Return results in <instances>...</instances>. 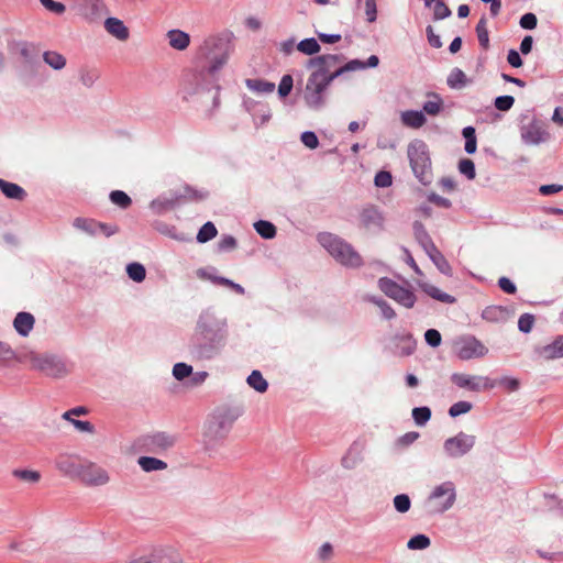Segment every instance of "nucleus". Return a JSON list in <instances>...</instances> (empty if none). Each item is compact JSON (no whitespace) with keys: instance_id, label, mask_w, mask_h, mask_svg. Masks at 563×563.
Wrapping results in <instances>:
<instances>
[{"instance_id":"e2e57ef3","label":"nucleus","mask_w":563,"mask_h":563,"mask_svg":"<svg viewBox=\"0 0 563 563\" xmlns=\"http://www.w3.org/2000/svg\"><path fill=\"white\" fill-rule=\"evenodd\" d=\"M13 358H15V352L8 343L0 342V364L7 365Z\"/></svg>"},{"instance_id":"603ef678","label":"nucleus","mask_w":563,"mask_h":563,"mask_svg":"<svg viewBox=\"0 0 563 563\" xmlns=\"http://www.w3.org/2000/svg\"><path fill=\"white\" fill-rule=\"evenodd\" d=\"M294 87V78L291 75L286 74L282 77L280 82L278 85V96L284 99L291 92Z\"/></svg>"},{"instance_id":"69168bd1","label":"nucleus","mask_w":563,"mask_h":563,"mask_svg":"<svg viewBox=\"0 0 563 563\" xmlns=\"http://www.w3.org/2000/svg\"><path fill=\"white\" fill-rule=\"evenodd\" d=\"M515 103V99L512 96H499L495 99V108L499 111H508Z\"/></svg>"},{"instance_id":"c03bdc74","label":"nucleus","mask_w":563,"mask_h":563,"mask_svg":"<svg viewBox=\"0 0 563 563\" xmlns=\"http://www.w3.org/2000/svg\"><path fill=\"white\" fill-rule=\"evenodd\" d=\"M254 229L264 239H273L276 235V228L269 221L258 220L254 223Z\"/></svg>"},{"instance_id":"72a5a7b5","label":"nucleus","mask_w":563,"mask_h":563,"mask_svg":"<svg viewBox=\"0 0 563 563\" xmlns=\"http://www.w3.org/2000/svg\"><path fill=\"white\" fill-rule=\"evenodd\" d=\"M426 254L442 274L452 276V267L438 247H434Z\"/></svg>"},{"instance_id":"1a4fd4ad","label":"nucleus","mask_w":563,"mask_h":563,"mask_svg":"<svg viewBox=\"0 0 563 563\" xmlns=\"http://www.w3.org/2000/svg\"><path fill=\"white\" fill-rule=\"evenodd\" d=\"M476 444V437L460 431L443 442V452L448 459L457 460L472 452Z\"/></svg>"},{"instance_id":"f3484780","label":"nucleus","mask_w":563,"mask_h":563,"mask_svg":"<svg viewBox=\"0 0 563 563\" xmlns=\"http://www.w3.org/2000/svg\"><path fill=\"white\" fill-rule=\"evenodd\" d=\"M343 60L344 56L341 54H324L310 58L307 63V67L313 68L311 74L321 78L341 65Z\"/></svg>"},{"instance_id":"f704fd0d","label":"nucleus","mask_w":563,"mask_h":563,"mask_svg":"<svg viewBox=\"0 0 563 563\" xmlns=\"http://www.w3.org/2000/svg\"><path fill=\"white\" fill-rule=\"evenodd\" d=\"M139 466L146 473L164 471L167 468V463L163 460L153 456H141L137 460Z\"/></svg>"},{"instance_id":"a19ab883","label":"nucleus","mask_w":563,"mask_h":563,"mask_svg":"<svg viewBox=\"0 0 563 563\" xmlns=\"http://www.w3.org/2000/svg\"><path fill=\"white\" fill-rule=\"evenodd\" d=\"M366 299L376 305L380 309L382 316L385 319L391 320L396 317L395 310L386 300L375 296H368Z\"/></svg>"},{"instance_id":"0e129e2a","label":"nucleus","mask_w":563,"mask_h":563,"mask_svg":"<svg viewBox=\"0 0 563 563\" xmlns=\"http://www.w3.org/2000/svg\"><path fill=\"white\" fill-rule=\"evenodd\" d=\"M13 475L30 483H36L41 477L38 472L30 470H15L13 471Z\"/></svg>"},{"instance_id":"864d4df0","label":"nucleus","mask_w":563,"mask_h":563,"mask_svg":"<svg viewBox=\"0 0 563 563\" xmlns=\"http://www.w3.org/2000/svg\"><path fill=\"white\" fill-rule=\"evenodd\" d=\"M473 408V405L468 401L461 400L453 404L449 409V415L452 418L459 417L461 415L467 413Z\"/></svg>"},{"instance_id":"423d86ee","label":"nucleus","mask_w":563,"mask_h":563,"mask_svg":"<svg viewBox=\"0 0 563 563\" xmlns=\"http://www.w3.org/2000/svg\"><path fill=\"white\" fill-rule=\"evenodd\" d=\"M456 497L455 484L452 481H445L433 487L427 503L433 514H444L454 506Z\"/></svg>"},{"instance_id":"3c124183","label":"nucleus","mask_w":563,"mask_h":563,"mask_svg":"<svg viewBox=\"0 0 563 563\" xmlns=\"http://www.w3.org/2000/svg\"><path fill=\"white\" fill-rule=\"evenodd\" d=\"M412 418L418 426H424L431 418L429 407H416L412 409Z\"/></svg>"},{"instance_id":"473e14b6","label":"nucleus","mask_w":563,"mask_h":563,"mask_svg":"<svg viewBox=\"0 0 563 563\" xmlns=\"http://www.w3.org/2000/svg\"><path fill=\"white\" fill-rule=\"evenodd\" d=\"M179 198L180 197H178V196H173V197L161 196V197L154 199L151 202L150 207L153 210V212H155L157 214H162L165 211L173 209L177 205Z\"/></svg>"},{"instance_id":"5701e85b","label":"nucleus","mask_w":563,"mask_h":563,"mask_svg":"<svg viewBox=\"0 0 563 563\" xmlns=\"http://www.w3.org/2000/svg\"><path fill=\"white\" fill-rule=\"evenodd\" d=\"M534 352L545 361L563 357V335H558L551 343L538 346Z\"/></svg>"},{"instance_id":"6e6552de","label":"nucleus","mask_w":563,"mask_h":563,"mask_svg":"<svg viewBox=\"0 0 563 563\" xmlns=\"http://www.w3.org/2000/svg\"><path fill=\"white\" fill-rule=\"evenodd\" d=\"M329 86L320 77L310 74L302 91L305 104L313 111L327 106Z\"/></svg>"},{"instance_id":"bf43d9fd","label":"nucleus","mask_w":563,"mask_h":563,"mask_svg":"<svg viewBox=\"0 0 563 563\" xmlns=\"http://www.w3.org/2000/svg\"><path fill=\"white\" fill-rule=\"evenodd\" d=\"M411 501L408 495L399 494L394 497V507L398 512L405 514L410 509Z\"/></svg>"},{"instance_id":"49530a36","label":"nucleus","mask_w":563,"mask_h":563,"mask_svg":"<svg viewBox=\"0 0 563 563\" xmlns=\"http://www.w3.org/2000/svg\"><path fill=\"white\" fill-rule=\"evenodd\" d=\"M218 231L216 225L208 221L206 222L199 230L197 234V241L199 243H206L210 240H212L217 235Z\"/></svg>"},{"instance_id":"5fc2aeb1","label":"nucleus","mask_w":563,"mask_h":563,"mask_svg":"<svg viewBox=\"0 0 563 563\" xmlns=\"http://www.w3.org/2000/svg\"><path fill=\"white\" fill-rule=\"evenodd\" d=\"M459 172L467 179H474L476 176L475 165L470 158H463L459 162Z\"/></svg>"},{"instance_id":"393cba45","label":"nucleus","mask_w":563,"mask_h":563,"mask_svg":"<svg viewBox=\"0 0 563 563\" xmlns=\"http://www.w3.org/2000/svg\"><path fill=\"white\" fill-rule=\"evenodd\" d=\"M416 241L423 249L426 253L432 251L435 246L430 234L420 221H415L412 224Z\"/></svg>"},{"instance_id":"bb28decb","label":"nucleus","mask_w":563,"mask_h":563,"mask_svg":"<svg viewBox=\"0 0 563 563\" xmlns=\"http://www.w3.org/2000/svg\"><path fill=\"white\" fill-rule=\"evenodd\" d=\"M170 47L177 51L186 49L190 44V36L181 30H170L166 34Z\"/></svg>"},{"instance_id":"de8ad7c7","label":"nucleus","mask_w":563,"mask_h":563,"mask_svg":"<svg viewBox=\"0 0 563 563\" xmlns=\"http://www.w3.org/2000/svg\"><path fill=\"white\" fill-rule=\"evenodd\" d=\"M476 34H477L479 45L484 49L488 48L489 35H488V30H487V21L484 16L478 21V23L476 25Z\"/></svg>"},{"instance_id":"c85d7f7f","label":"nucleus","mask_w":563,"mask_h":563,"mask_svg":"<svg viewBox=\"0 0 563 563\" xmlns=\"http://www.w3.org/2000/svg\"><path fill=\"white\" fill-rule=\"evenodd\" d=\"M245 86L257 95L272 93L276 88L274 82L261 78H247L245 79Z\"/></svg>"},{"instance_id":"79ce46f5","label":"nucleus","mask_w":563,"mask_h":563,"mask_svg":"<svg viewBox=\"0 0 563 563\" xmlns=\"http://www.w3.org/2000/svg\"><path fill=\"white\" fill-rule=\"evenodd\" d=\"M247 384L258 393H264L268 388V384L260 371H253L249 375Z\"/></svg>"},{"instance_id":"c756f323","label":"nucleus","mask_w":563,"mask_h":563,"mask_svg":"<svg viewBox=\"0 0 563 563\" xmlns=\"http://www.w3.org/2000/svg\"><path fill=\"white\" fill-rule=\"evenodd\" d=\"M98 225L99 221L90 218L77 217L73 220V227L89 236L98 234Z\"/></svg>"},{"instance_id":"412c9836","label":"nucleus","mask_w":563,"mask_h":563,"mask_svg":"<svg viewBox=\"0 0 563 563\" xmlns=\"http://www.w3.org/2000/svg\"><path fill=\"white\" fill-rule=\"evenodd\" d=\"M365 442L354 441L341 459V465L345 470L356 468L364 460Z\"/></svg>"},{"instance_id":"9b49d317","label":"nucleus","mask_w":563,"mask_h":563,"mask_svg":"<svg viewBox=\"0 0 563 563\" xmlns=\"http://www.w3.org/2000/svg\"><path fill=\"white\" fill-rule=\"evenodd\" d=\"M227 338H192L191 354L198 360H212L220 355Z\"/></svg>"},{"instance_id":"0eeeda50","label":"nucleus","mask_w":563,"mask_h":563,"mask_svg":"<svg viewBox=\"0 0 563 563\" xmlns=\"http://www.w3.org/2000/svg\"><path fill=\"white\" fill-rule=\"evenodd\" d=\"M227 320L219 318L210 310H203L197 321L192 338H228Z\"/></svg>"},{"instance_id":"680f3d73","label":"nucleus","mask_w":563,"mask_h":563,"mask_svg":"<svg viewBox=\"0 0 563 563\" xmlns=\"http://www.w3.org/2000/svg\"><path fill=\"white\" fill-rule=\"evenodd\" d=\"M300 141L309 150H314L319 146V139L312 131H305L300 135Z\"/></svg>"},{"instance_id":"a211bd4d","label":"nucleus","mask_w":563,"mask_h":563,"mask_svg":"<svg viewBox=\"0 0 563 563\" xmlns=\"http://www.w3.org/2000/svg\"><path fill=\"white\" fill-rule=\"evenodd\" d=\"M78 478L88 486H102L110 479L104 468L89 461L82 462Z\"/></svg>"},{"instance_id":"9d476101","label":"nucleus","mask_w":563,"mask_h":563,"mask_svg":"<svg viewBox=\"0 0 563 563\" xmlns=\"http://www.w3.org/2000/svg\"><path fill=\"white\" fill-rule=\"evenodd\" d=\"M134 561L135 563H183L184 559L174 545L159 544L152 547Z\"/></svg>"},{"instance_id":"4d7b16f0","label":"nucleus","mask_w":563,"mask_h":563,"mask_svg":"<svg viewBox=\"0 0 563 563\" xmlns=\"http://www.w3.org/2000/svg\"><path fill=\"white\" fill-rule=\"evenodd\" d=\"M192 374V366L186 363H177L173 367V375L177 380H183Z\"/></svg>"},{"instance_id":"338daca9","label":"nucleus","mask_w":563,"mask_h":563,"mask_svg":"<svg viewBox=\"0 0 563 563\" xmlns=\"http://www.w3.org/2000/svg\"><path fill=\"white\" fill-rule=\"evenodd\" d=\"M495 382L496 385L503 386L509 391H516L520 387V382L515 377L504 376Z\"/></svg>"},{"instance_id":"aec40b11","label":"nucleus","mask_w":563,"mask_h":563,"mask_svg":"<svg viewBox=\"0 0 563 563\" xmlns=\"http://www.w3.org/2000/svg\"><path fill=\"white\" fill-rule=\"evenodd\" d=\"M360 221L366 230L378 232L384 229L385 217L376 206L368 205L361 211Z\"/></svg>"},{"instance_id":"774afa93","label":"nucleus","mask_w":563,"mask_h":563,"mask_svg":"<svg viewBox=\"0 0 563 563\" xmlns=\"http://www.w3.org/2000/svg\"><path fill=\"white\" fill-rule=\"evenodd\" d=\"M374 183L380 188L389 187L393 183L391 174L386 170H380L375 175Z\"/></svg>"},{"instance_id":"4468645a","label":"nucleus","mask_w":563,"mask_h":563,"mask_svg":"<svg viewBox=\"0 0 563 563\" xmlns=\"http://www.w3.org/2000/svg\"><path fill=\"white\" fill-rule=\"evenodd\" d=\"M451 382L459 388L467 389L474 393L493 389L496 386V382L487 376L468 375L462 373H453L451 375Z\"/></svg>"},{"instance_id":"4be33fe9","label":"nucleus","mask_w":563,"mask_h":563,"mask_svg":"<svg viewBox=\"0 0 563 563\" xmlns=\"http://www.w3.org/2000/svg\"><path fill=\"white\" fill-rule=\"evenodd\" d=\"M82 462L84 461L77 455L63 454L56 459L55 464L57 470L64 475L78 478Z\"/></svg>"},{"instance_id":"f03ea898","label":"nucleus","mask_w":563,"mask_h":563,"mask_svg":"<svg viewBox=\"0 0 563 563\" xmlns=\"http://www.w3.org/2000/svg\"><path fill=\"white\" fill-rule=\"evenodd\" d=\"M239 407L217 408L208 418L203 431V444L207 450H212L222 442L231 432L234 422L241 417Z\"/></svg>"},{"instance_id":"ea45409f","label":"nucleus","mask_w":563,"mask_h":563,"mask_svg":"<svg viewBox=\"0 0 563 563\" xmlns=\"http://www.w3.org/2000/svg\"><path fill=\"white\" fill-rule=\"evenodd\" d=\"M446 84L452 89H461L466 84V75L460 68H454L448 76Z\"/></svg>"},{"instance_id":"c9c22d12","label":"nucleus","mask_w":563,"mask_h":563,"mask_svg":"<svg viewBox=\"0 0 563 563\" xmlns=\"http://www.w3.org/2000/svg\"><path fill=\"white\" fill-rule=\"evenodd\" d=\"M421 289L431 298L444 302V303H454L456 298L442 291L440 288L431 285V284H422Z\"/></svg>"},{"instance_id":"e433bc0d","label":"nucleus","mask_w":563,"mask_h":563,"mask_svg":"<svg viewBox=\"0 0 563 563\" xmlns=\"http://www.w3.org/2000/svg\"><path fill=\"white\" fill-rule=\"evenodd\" d=\"M482 318L488 322H501L506 319V308L488 306L482 311Z\"/></svg>"},{"instance_id":"09e8293b","label":"nucleus","mask_w":563,"mask_h":563,"mask_svg":"<svg viewBox=\"0 0 563 563\" xmlns=\"http://www.w3.org/2000/svg\"><path fill=\"white\" fill-rule=\"evenodd\" d=\"M431 544L430 538L426 534H416L409 539L407 542V548L409 550H424L429 548Z\"/></svg>"},{"instance_id":"dca6fc26","label":"nucleus","mask_w":563,"mask_h":563,"mask_svg":"<svg viewBox=\"0 0 563 563\" xmlns=\"http://www.w3.org/2000/svg\"><path fill=\"white\" fill-rule=\"evenodd\" d=\"M74 9L88 22H96L108 12L103 0H74Z\"/></svg>"},{"instance_id":"6e6d98bb","label":"nucleus","mask_w":563,"mask_h":563,"mask_svg":"<svg viewBox=\"0 0 563 563\" xmlns=\"http://www.w3.org/2000/svg\"><path fill=\"white\" fill-rule=\"evenodd\" d=\"M452 12L444 1L434 2L433 7V20L439 21L451 16Z\"/></svg>"},{"instance_id":"052dcab7","label":"nucleus","mask_w":563,"mask_h":563,"mask_svg":"<svg viewBox=\"0 0 563 563\" xmlns=\"http://www.w3.org/2000/svg\"><path fill=\"white\" fill-rule=\"evenodd\" d=\"M435 100H429L423 103V111L430 115H437L442 109V100L438 95H433Z\"/></svg>"},{"instance_id":"2f4dec72","label":"nucleus","mask_w":563,"mask_h":563,"mask_svg":"<svg viewBox=\"0 0 563 563\" xmlns=\"http://www.w3.org/2000/svg\"><path fill=\"white\" fill-rule=\"evenodd\" d=\"M0 189L3 195L10 199L22 201L26 197V192L21 186L2 178H0Z\"/></svg>"},{"instance_id":"7c9ffc66","label":"nucleus","mask_w":563,"mask_h":563,"mask_svg":"<svg viewBox=\"0 0 563 563\" xmlns=\"http://www.w3.org/2000/svg\"><path fill=\"white\" fill-rule=\"evenodd\" d=\"M401 122L408 128L419 129L426 124L427 118L422 111L407 110L401 113Z\"/></svg>"},{"instance_id":"a878e982","label":"nucleus","mask_w":563,"mask_h":563,"mask_svg":"<svg viewBox=\"0 0 563 563\" xmlns=\"http://www.w3.org/2000/svg\"><path fill=\"white\" fill-rule=\"evenodd\" d=\"M396 351L395 353L400 356H409L416 350V341L411 334H400L395 336Z\"/></svg>"},{"instance_id":"37998d69","label":"nucleus","mask_w":563,"mask_h":563,"mask_svg":"<svg viewBox=\"0 0 563 563\" xmlns=\"http://www.w3.org/2000/svg\"><path fill=\"white\" fill-rule=\"evenodd\" d=\"M297 49L306 55H314L320 52L321 47L314 37H308L298 43Z\"/></svg>"},{"instance_id":"8fccbe9b","label":"nucleus","mask_w":563,"mask_h":563,"mask_svg":"<svg viewBox=\"0 0 563 563\" xmlns=\"http://www.w3.org/2000/svg\"><path fill=\"white\" fill-rule=\"evenodd\" d=\"M110 200L112 203L119 206L122 209H126L131 206V198L122 190H113L110 192Z\"/></svg>"},{"instance_id":"39448f33","label":"nucleus","mask_w":563,"mask_h":563,"mask_svg":"<svg viewBox=\"0 0 563 563\" xmlns=\"http://www.w3.org/2000/svg\"><path fill=\"white\" fill-rule=\"evenodd\" d=\"M407 152L415 176L421 184H430L432 180V170L426 143L420 140H415L408 145Z\"/></svg>"},{"instance_id":"2eb2a0df","label":"nucleus","mask_w":563,"mask_h":563,"mask_svg":"<svg viewBox=\"0 0 563 563\" xmlns=\"http://www.w3.org/2000/svg\"><path fill=\"white\" fill-rule=\"evenodd\" d=\"M520 136L527 145H538L549 139L547 124L538 119H531L520 128Z\"/></svg>"},{"instance_id":"4c0bfd02","label":"nucleus","mask_w":563,"mask_h":563,"mask_svg":"<svg viewBox=\"0 0 563 563\" xmlns=\"http://www.w3.org/2000/svg\"><path fill=\"white\" fill-rule=\"evenodd\" d=\"M43 60L55 70H60L66 66V58L55 51L44 52Z\"/></svg>"},{"instance_id":"13d9d810","label":"nucleus","mask_w":563,"mask_h":563,"mask_svg":"<svg viewBox=\"0 0 563 563\" xmlns=\"http://www.w3.org/2000/svg\"><path fill=\"white\" fill-rule=\"evenodd\" d=\"M534 322H536V318L533 314L523 313L519 317L518 329H519V331H521L523 333H529V332H531Z\"/></svg>"},{"instance_id":"6ab92c4d","label":"nucleus","mask_w":563,"mask_h":563,"mask_svg":"<svg viewBox=\"0 0 563 563\" xmlns=\"http://www.w3.org/2000/svg\"><path fill=\"white\" fill-rule=\"evenodd\" d=\"M176 438L166 432H155L143 437L142 446L145 451L162 454L174 446Z\"/></svg>"},{"instance_id":"20e7f679","label":"nucleus","mask_w":563,"mask_h":563,"mask_svg":"<svg viewBox=\"0 0 563 563\" xmlns=\"http://www.w3.org/2000/svg\"><path fill=\"white\" fill-rule=\"evenodd\" d=\"M26 362L34 371H38L47 377L62 378L70 372L65 357L53 353L29 352L24 355Z\"/></svg>"},{"instance_id":"f257e3e1","label":"nucleus","mask_w":563,"mask_h":563,"mask_svg":"<svg viewBox=\"0 0 563 563\" xmlns=\"http://www.w3.org/2000/svg\"><path fill=\"white\" fill-rule=\"evenodd\" d=\"M232 52L233 43L230 34L206 37L197 51V57L205 63L203 68L187 79L184 86V98L189 100L195 96H203L214 90L211 98L217 106L220 89L219 71L228 63Z\"/></svg>"},{"instance_id":"cd10ccee","label":"nucleus","mask_w":563,"mask_h":563,"mask_svg":"<svg viewBox=\"0 0 563 563\" xmlns=\"http://www.w3.org/2000/svg\"><path fill=\"white\" fill-rule=\"evenodd\" d=\"M104 29L108 33L115 36L120 41H125L129 37V30L124 23L117 18H108L104 21Z\"/></svg>"},{"instance_id":"58836bf2","label":"nucleus","mask_w":563,"mask_h":563,"mask_svg":"<svg viewBox=\"0 0 563 563\" xmlns=\"http://www.w3.org/2000/svg\"><path fill=\"white\" fill-rule=\"evenodd\" d=\"M126 274L133 282L142 283L146 277V269L141 263L133 262L126 265Z\"/></svg>"},{"instance_id":"ddd939ff","label":"nucleus","mask_w":563,"mask_h":563,"mask_svg":"<svg viewBox=\"0 0 563 563\" xmlns=\"http://www.w3.org/2000/svg\"><path fill=\"white\" fill-rule=\"evenodd\" d=\"M454 353L462 361L483 357L488 353V349L474 335H464L455 340Z\"/></svg>"},{"instance_id":"a18cd8bd","label":"nucleus","mask_w":563,"mask_h":563,"mask_svg":"<svg viewBox=\"0 0 563 563\" xmlns=\"http://www.w3.org/2000/svg\"><path fill=\"white\" fill-rule=\"evenodd\" d=\"M99 76V71L96 68H81L79 70V80L87 88L92 87Z\"/></svg>"},{"instance_id":"7ed1b4c3","label":"nucleus","mask_w":563,"mask_h":563,"mask_svg":"<svg viewBox=\"0 0 563 563\" xmlns=\"http://www.w3.org/2000/svg\"><path fill=\"white\" fill-rule=\"evenodd\" d=\"M318 242L329 252V254L340 264L349 267H358L363 261L361 255L351 244L329 232L318 234Z\"/></svg>"},{"instance_id":"b1692460","label":"nucleus","mask_w":563,"mask_h":563,"mask_svg":"<svg viewBox=\"0 0 563 563\" xmlns=\"http://www.w3.org/2000/svg\"><path fill=\"white\" fill-rule=\"evenodd\" d=\"M35 319L33 314L30 312H19L14 318L13 327L21 336H27L32 331Z\"/></svg>"},{"instance_id":"f8f14e48","label":"nucleus","mask_w":563,"mask_h":563,"mask_svg":"<svg viewBox=\"0 0 563 563\" xmlns=\"http://www.w3.org/2000/svg\"><path fill=\"white\" fill-rule=\"evenodd\" d=\"M378 287L387 297L405 308H412L417 301V297L411 290L400 286L390 278H379Z\"/></svg>"}]
</instances>
